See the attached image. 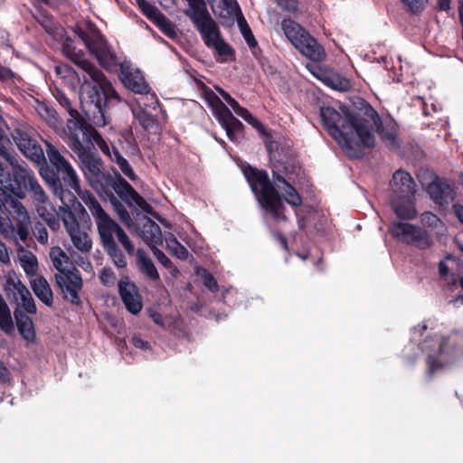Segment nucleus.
Here are the masks:
<instances>
[{
	"label": "nucleus",
	"mask_w": 463,
	"mask_h": 463,
	"mask_svg": "<svg viewBox=\"0 0 463 463\" xmlns=\"http://www.w3.org/2000/svg\"><path fill=\"white\" fill-rule=\"evenodd\" d=\"M165 246L168 251L180 260H185L188 257V250L177 241L171 232H165L163 235Z\"/></svg>",
	"instance_id": "72a5a7b5"
},
{
	"label": "nucleus",
	"mask_w": 463,
	"mask_h": 463,
	"mask_svg": "<svg viewBox=\"0 0 463 463\" xmlns=\"http://www.w3.org/2000/svg\"><path fill=\"white\" fill-rule=\"evenodd\" d=\"M153 23L168 37L176 36L175 26L163 14H157Z\"/></svg>",
	"instance_id": "ea45409f"
},
{
	"label": "nucleus",
	"mask_w": 463,
	"mask_h": 463,
	"mask_svg": "<svg viewBox=\"0 0 463 463\" xmlns=\"http://www.w3.org/2000/svg\"><path fill=\"white\" fill-rule=\"evenodd\" d=\"M244 175L250 184L260 207L269 213L275 220H285V206L283 200L292 207L300 206L302 198L293 186L295 176L283 175L273 171V184L268 175L255 168H246Z\"/></svg>",
	"instance_id": "7ed1b4c3"
},
{
	"label": "nucleus",
	"mask_w": 463,
	"mask_h": 463,
	"mask_svg": "<svg viewBox=\"0 0 463 463\" xmlns=\"http://www.w3.org/2000/svg\"><path fill=\"white\" fill-rule=\"evenodd\" d=\"M75 33L83 41L86 47L92 53L101 66L111 70L118 65L116 55L111 52L100 33L91 23L77 25Z\"/></svg>",
	"instance_id": "1a4fd4ad"
},
{
	"label": "nucleus",
	"mask_w": 463,
	"mask_h": 463,
	"mask_svg": "<svg viewBox=\"0 0 463 463\" xmlns=\"http://www.w3.org/2000/svg\"><path fill=\"white\" fill-rule=\"evenodd\" d=\"M60 175H61V179L64 182L65 185L72 189L76 193V194L80 198L81 201L85 194H90L88 191H82L80 189V179L73 167Z\"/></svg>",
	"instance_id": "c9c22d12"
},
{
	"label": "nucleus",
	"mask_w": 463,
	"mask_h": 463,
	"mask_svg": "<svg viewBox=\"0 0 463 463\" xmlns=\"http://www.w3.org/2000/svg\"><path fill=\"white\" fill-rule=\"evenodd\" d=\"M206 99L213 108L216 117L221 114L222 109H228V107L223 104L221 99L213 93V92H208L206 93Z\"/></svg>",
	"instance_id": "a18cd8bd"
},
{
	"label": "nucleus",
	"mask_w": 463,
	"mask_h": 463,
	"mask_svg": "<svg viewBox=\"0 0 463 463\" xmlns=\"http://www.w3.org/2000/svg\"><path fill=\"white\" fill-rule=\"evenodd\" d=\"M46 154L50 164L55 168L58 174H62L72 167L71 163L60 153V151L50 142L44 141Z\"/></svg>",
	"instance_id": "bb28decb"
},
{
	"label": "nucleus",
	"mask_w": 463,
	"mask_h": 463,
	"mask_svg": "<svg viewBox=\"0 0 463 463\" xmlns=\"http://www.w3.org/2000/svg\"><path fill=\"white\" fill-rule=\"evenodd\" d=\"M136 256L139 270L152 280L159 279V273L153 260L147 256L145 250L138 249Z\"/></svg>",
	"instance_id": "7c9ffc66"
},
{
	"label": "nucleus",
	"mask_w": 463,
	"mask_h": 463,
	"mask_svg": "<svg viewBox=\"0 0 463 463\" xmlns=\"http://www.w3.org/2000/svg\"><path fill=\"white\" fill-rule=\"evenodd\" d=\"M118 196L130 205H136L146 213L152 212L151 206L140 196L134 188L123 178H118L112 185Z\"/></svg>",
	"instance_id": "2eb2a0df"
},
{
	"label": "nucleus",
	"mask_w": 463,
	"mask_h": 463,
	"mask_svg": "<svg viewBox=\"0 0 463 463\" xmlns=\"http://www.w3.org/2000/svg\"><path fill=\"white\" fill-rule=\"evenodd\" d=\"M200 274L203 277L204 285L211 291H216L218 289L217 283L210 273H208L205 269H202V272Z\"/></svg>",
	"instance_id": "4d7b16f0"
},
{
	"label": "nucleus",
	"mask_w": 463,
	"mask_h": 463,
	"mask_svg": "<svg viewBox=\"0 0 463 463\" xmlns=\"http://www.w3.org/2000/svg\"><path fill=\"white\" fill-rule=\"evenodd\" d=\"M14 77L13 72L8 68L0 65V80H9Z\"/></svg>",
	"instance_id": "0e129e2a"
},
{
	"label": "nucleus",
	"mask_w": 463,
	"mask_h": 463,
	"mask_svg": "<svg viewBox=\"0 0 463 463\" xmlns=\"http://www.w3.org/2000/svg\"><path fill=\"white\" fill-rule=\"evenodd\" d=\"M14 301L17 304L16 308H19L23 312L25 311L28 314H35L37 311L34 299L28 288L24 290Z\"/></svg>",
	"instance_id": "e433bc0d"
},
{
	"label": "nucleus",
	"mask_w": 463,
	"mask_h": 463,
	"mask_svg": "<svg viewBox=\"0 0 463 463\" xmlns=\"http://www.w3.org/2000/svg\"><path fill=\"white\" fill-rule=\"evenodd\" d=\"M55 281L65 299L72 304L80 303L79 292L83 284L80 272L76 269L68 272L67 275H55Z\"/></svg>",
	"instance_id": "4468645a"
},
{
	"label": "nucleus",
	"mask_w": 463,
	"mask_h": 463,
	"mask_svg": "<svg viewBox=\"0 0 463 463\" xmlns=\"http://www.w3.org/2000/svg\"><path fill=\"white\" fill-rule=\"evenodd\" d=\"M389 231L399 241L424 250L431 246L432 241L428 232L409 222L394 221Z\"/></svg>",
	"instance_id": "f8f14e48"
},
{
	"label": "nucleus",
	"mask_w": 463,
	"mask_h": 463,
	"mask_svg": "<svg viewBox=\"0 0 463 463\" xmlns=\"http://www.w3.org/2000/svg\"><path fill=\"white\" fill-rule=\"evenodd\" d=\"M133 232L141 237L150 248L157 246L163 241V234L160 227L148 217H142L139 220L138 225L134 228Z\"/></svg>",
	"instance_id": "a211bd4d"
},
{
	"label": "nucleus",
	"mask_w": 463,
	"mask_h": 463,
	"mask_svg": "<svg viewBox=\"0 0 463 463\" xmlns=\"http://www.w3.org/2000/svg\"><path fill=\"white\" fill-rule=\"evenodd\" d=\"M33 235L40 243L46 244L48 242V232L43 225L39 224L34 227Z\"/></svg>",
	"instance_id": "5fc2aeb1"
},
{
	"label": "nucleus",
	"mask_w": 463,
	"mask_h": 463,
	"mask_svg": "<svg viewBox=\"0 0 463 463\" xmlns=\"http://www.w3.org/2000/svg\"><path fill=\"white\" fill-rule=\"evenodd\" d=\"M151 250L154 256L157 259V260L165 268H171L172 261L167 258V256L159 250L156 246H153Z\"/></svg>",
	"instance_id": "864d4df0"
},
{
	"label": "nucleus",
	"mask_w": 463,
	"mask_h": 463,
	"mask_svg": "<svg viewBox=\"0 0 463 463\" xmlns=\"http://www.w3.org/2000/svg\"><path fill=\"white\" fill-rule=\"evenodd\" d=\"M320 117L329 135L349 157H361L364 148L374 145L372 122L351 112L346 107H340L339 111L323 107Z\"/></svg>",
	"instance_id": "f03ea898"
},
{
	"label": "nucleus",
	"mask_w": 463,
	"mask_h": 463,
	"mask_svg": "<svg viewBox=\"0 0 463 463\" xmlns=\"http://www.w3.org/2000/svg\"><path fill=\"white\" fill-rule=\"evenodd\" d=\"M37 112L39 116L46 121V123L51 127H56L57 125V118L56 112L52 108L44 104H39L37 107Z\"/></svg>",
	"instance_id": "79ce46f5"
},
{
	"label": "nucleus",
	"mask_w": 463,
	"mask_h": 463,
	"mask_svg": "<svg viewBox=\"0 0 463 463\" xmlns=\"http://www.w3.org/2000/svg\"><path fill=\"white\" fill-rule=\"evenodd\" d=\"M370 116L372 118V120L374 124V126L377 128V131L381 135L383 142L390 146H394L396 145L395 139H396V131L393 128H384L382 126V123L380 122L379 118L377 117L376 112L370 109Z\"/></svg>",
	"instance_id": "473e14b6"
},
{
	"label": "nucleus",
	"mask_w": 463,
	"mask_h": 463,
	"mask_svg": "<svg viewBox=\"0 0 463 463\" xmlns=\"http://www.w3.org/2000/svg\"><path fill=\"white\" fill-rule=\"evenodd\" d=\"M233 111L241 118H243L247 123L251 125L253 128L261 130L263 128L261 123L255 118L250 112L239 105V103L232 98V99L228 103Z\"/></svg>",
	"instance_id": "4c0bfd02"
},
{
	"label": "nucleus",
	"mask_w": 463,
	"mask_h": 463,
	"mask_svg": "<svg viewBox=\"0 0 463 463\" xmlns=\"http://www.w3.org/2000/svg\"><path fill=\"white\" fill-rule=\"evenodd\" d=\"M392 196L394 197H412L415 193V184L411 176L402 170H398L393 174L391 181Z\"/></svg>",
	"instance_id": "6ab92c4d"
},
{
	"label": "nucleus",
	"mask_w": 463,
	"mask_h": 463,
	"mask_svg": "<svg viewBox=\"0 0 463 463\" xmlns=\"http://www.w3.org/2000/svg\"><path fill=\"white\" fill-rule=\"evenodd\" d=\"M118 292L128 312L137 315L141 311L143 307L141 298L136 286L127 278L119 280Z\"/></svg>",
	"instance_id": "f3484780"
},
{
	"label": "nucleus",
	"mask_w": 463,
	"mask_h": 463,
	"mask_svg": "<svg viewBox=\"0 0 463 463\" xmlns=\"http://www.w3.org/2000/svg\"><path fill=\"white\" fill-rule=\"evenodd\" d=\"M451 0H438L437 6L440 11H449L450 9Z\"/></svg>",
	"instance_id": "69168bd1"
},
{
	"label": "nucleus",
	"mask_w": 463,
	"mask_h": 463,
	"mask_svg": "<svg viewBox=\"0 0 463 463\" xmlns=\"http://www.w3.org/2000/svg\"><path fill=\"white\" fill-rule=\"evenodd\" d=\"M138 120L146 130L151 131L156 128L155 118L145 111L141 112V114L138 116Z\"/></svg>",
	"instance_id": "09e8293b"
},
{
	"label": "nucleus",
	"mask_w": 463,
	"mask_h": 463,
	"mask_svg": "<svg viewBox=\"0 0 463 463\" xmlns=\"http://www.w3.org/2000/svg\"><path fill=\"white\" fill-rule=\"evenodd\" d=\"M413 13L421 11L428 0H402Z\"/></svg>",
	"instance_id": "6e6d98bb"
},
{
	"label": "nucleus",
	"mask_w": 463,
	"mask_h": 463,
	"mask_svg": "<svg viewBox=\"0 0 463 463\" xmlns=\"http://www.w3.org/2000/svg\"><path fill=\"white\" fill-rule=\"evenodd\" d=\"M90 151L79 158L82 163V170L86 178L92 186H95V183L99 182L104 177V174L100 171L97 162L90 158Z\"/></svg>",
	"instance_id": "c756f323"
},
{
	"label": "nucleus",
	"mask_w": 463,
	"mask_h": 463,
	"mask_svg": "<svg viewBox=\"0 0 463 463\" xmlns=\"http://www.w3.org/2000/svg\"><path fill=\"white\" fill-rule=\"evenodd\" d=\"M12 137L21 153L31 161L41 164L44 161V154L33 137V129L27 127H19L12 132Z\"/></svg>",
	"instance_id": "ddd939ff"
},
{
	"label": "nucleus",
	"mask_w": 463,
	"mask_h": 463,
	"mask_svg": "<svg viewBox=\"0 0 463 463\" xmlns=\"http://www.w3.org/2000/svg\"><path fill=\"white\" fill-rule=\"evenodd\" d=\"M238 24L240 26V29H241V34L243 35L246 43H248V45L250 47V48H253L257 45V42L249 27V25L247 24L245 19L243 17H240L238 19Z\"/></svg>",
	"instance_id": "37998d69"
},
{
	"label": "nucleus",
	"mask_w": 463,
	"mask_h": 463,
	"mask_svg": "<svg viewBox=\"0 0 463 463\" xmlns=\"http://www.w3.org/2000/svg\"><path fill=\"white\" fill-rule=\"evenodd\" d=\"M82 203L93 216L99 235L105 249H114L115 236L119 232V225L105 212L100 203L91 194H85Z\"/></svg>",
	"instance_id": "9b49d317"
},
{
	"label": "nucleus",
	"mask_w": 463,
	"mask_h": 463,
	"mask_svg": "<svg viewBox=\"0 0 463 463\" xmlns=\"http://www.w3.org/2000/svg\"><path fill=\"white\" fill-rule=\"evenodd\" d=\"M132 344L135 347L139 349L146 350L150 347L148 342L142 340L138 336L132 337Z\"/></svg>",
	"instance_id": "052dcab7"
},
{
	"label": "nucleus",
	"mask_w": 463,
	"mask_h": 463,
	"mask_svg": "<svg viewBox=\"0 0 463 463\" xmlns=\"http://www.w3.org/2000/svg\"><path fill=\"white\" fill-rule=\"evenodd\" d=\"M282 30L288 41L305 56L312 61H322L325 51L308 33L290 19H284Z\"/></svg>",
	"instance_id": "9d476101"
},
{
	"label": "nucleus",
	"mask_w": 463,
	"mask_h": 463,
	"mask_svg": "<svg viewBox=\"0 0 463 463\" xmlns=\"http://www.w3.org/2000/svg\"><path fill=\"white\" fill-rule=\"evenodd\" d=\"M428 193L439 204L451 203L455 198L454 186L447 180L433 181L428 186Z\"/></svg>",
	"instance_id": "aec40b11"
},
{
	"label": "nucleus",
	"mask_w": 463,
	"mask_h": 463,
	"mask_svg": "<svg viewBox=\"0 0 463 463\" xmlns=\"http://www.w3.org/2000/svg\"><path fill=\"white\" fill-rule=\"evenodd\" d=\"M10 380L9 370L0 361V382H8Z\"/></svg>",
	"instance_id": "e2e57ef3"
},
{
	"label": "nucleus",
	"mask_w": 463,
	"mask_h": 463,
	"mask_svg": "<svg viewBox=\"0 0 463 463\" xmlns=\"http://www.w3.org/2000/svg\"><path fill=\"white\" fill-rule=\"evenodd\" d=\"M221 114L217 116V118L222 128L225 129L228 137L236 142L239 138V135L242 130L243 125L232 114L229 109H222Z\"/></svg>",
	"instance_id": "4be33fe9"
},
{
	"label": "nucleus",
	"mask_w": 463,
	"mask_h": 463,
	"mask_svg": "<svg viewBox=\"0 0 463 463\" xmlns=\"http://www.w3.org/2000/svg\"><path fill=\"white\" fill-rule=\"evenodd\" d=\"M62 52L88 76L83 78L80 90V102L87 116L95 126H105V107L112 100L119 102L120 97L103 72L88 61L80 51H77L71 40L67 39L63 43Z\"/></svg>",
	"instance_id": "f257e3e1"
},
{
	"label": "nucleus",
	"mask_w": 463,
	"mask_h": 463,
	"mask_svg": "<svg viewBox=\"0 0 463 463\" xmlns=\"http://www.w3.org/2000/svg\"><path fill=\"white\" fill-rule=\"evenodd\" d=\"M14 316L22 337L28 343H33L35 340V330L33 320L19 308L14 309Z\"/></svg>",
	"instance_id": "5701e85b"
},
{
	"label": "nucleus",
	"mask_w": 463,
	"mask_h": 463,
	"mask_svg": "<svg viewBox=\"0 0 463 463\" xmlns=\"http://www.w3.org/2000/svg\"><path fill=\"white\" fill-rule=\"evenodd\" d=\"M116 237L118 238L119 243H121V245L124 247V249L128 251V254L134 253V246L122 229L119 231Z\"/></svg>",
	"instance_id": "3c124183"
},
{
	"label": "nucleus",
	"mask_w": 463,
	"mask_h": 463,
	"mask_svg": "<svg viewBox=\"0 0 463 463\" xmlns=\"http://www.w3.org/2000/svg\"><path fill=\"white\" fill-rule=\"evenodd\" d=\"M112 257L114 264L118 268H124L127 265L125 256L117 249L116 242L114 243V249H106Z\"/></svg>",
	"instance_id": "de8ad7c7"
},
{
	"label": "nucleus",
	"mask_w": 463,
	"mask_h": 463,
	"mask_svg": "<svg viewBox=\"0 0 463 463\" xmlns=\"http://www.w3.org/2000/svg\"><path fill=\"white\" fill-rule=\"evenodd\" d=\"M137 3L138 5L139 8L141 9V11L143 12V14L148 19H150L152 22H153V20L156 19L157 14H160V12L158 11V9L156 8L155 6L151 5L147 1L137 0Z\"/></svg>",
	"instance_id": "c03bdc74"
},
{
	"label": "nucleus",
	"mask_w": 463,
	"mask_h": 463,
	"mask_svg": "<svg viewBox=\"0 0 463 463\" xmlns=\"http://www.w3.org/2000/svg\"><path fill=\"white\" fill-rule=\"evenodd\" d=\"M31 287L35 296L46 306L53 303V294L48 281L42 276L31 280Z\"/></svg>",
	"instance_id": "a878e982"
},
{
	"label": "nucleus",
	"mask_w": 463,
	"mask_h": 463,
	"mask_svg": "<svg viewBox=\"0 0 463 463\" xmlns=\"http://www.w3.org/2000/svg\"><path fill=\"white\" fill-rule=\"evenodd\" d=\"M146 96V102H144V106L145 107H149L153 109H156V107L158 106L159 102H158V99L156 96L155 93L153 92H150V89L148 88V92L147 93H145Z\"/></svg>",
	"instance_id": "13d9d810"
},
{
	"label": "nucleus",
	"mask_w": 463,
	"mask_h": 463,
	"mask_svg": "<svg viewBox=\"0 0 463 463\" xmlns=\"http://www.w3.org/2000/svg\"><path fill=\"white\" fill-rule=\"evenodd\" d=\"M0 329L6 334L14 332V322L7 305L0 308Z\"/></svg>",
	"instance_id": "a19ab883"
},
{
	"label": "nucleus",
	"mask_w": 463,
	"mask_h": 463,
	"mask_svg": "<svg viewBox=\"0 0 463 463\" xmlns=\"http://www.w3.org/2000/svg\"><path fill=\"white\" fill-rule=\"evenodd\" d=\"M279 5L288 11H296L298 6L297 0H275Z\"/></svg>",
	"instance_id": "bf43d9fd"
},
{
	"label": "nucleus",
	"mask_w": 463,
	"mask_h": 463,
	"mask_svg": "<svg viewBox=\"0 0 463 463\" xmlns=\"http://www.w3.org/2000/svg\"><path fill=\"white\" fill-rule=\"evenodd\" d=\"M0 261L5 264L10 262V258H9L7 249L5 245V243H3L1 241H0Z\"/></svg>",
	"instance_id": "680f3d73"
},
{
	"label": "nucleus",
	"mask_w": 463,
	"mask_h": 463,
	"mask_svg": "<svg viewBox=\"0 0 463 463\" xmlns=\"http://www.w3.org/2000/svg\"><path fill=\"white\" fill-rule=\"evenodd\" d=\"M11 207L13 210L12 218L14 223L6 215L4 200L0 201V233L6 239L25 241L30 233L31 219L29 213L24 204L17 200L12 201Z\"/></svg>",
	"instance_id": "6e6552de"
},
{
	"label": "nucleus",
	"mask_w": 463,
	"mask_h": 463,
	"mask_svg": "<svg viewBox=\"0 0 463 463\" xmlns=\"http://www.w3.org/2000/svg\"><path fill=\"white\" fill-rule=\"evenodd\" d=\"M66 136L69 147L80 157L85 156L96 145L109 159L115 162L120 171L129 179L135 180L136 175L128 160L102 138L99 132L86 123L75 110L70 111L67 120Z\"/></svg>",
	"instance_id": "20e7f679"
},
{
	"label": "nucleus",
	"mask_w": 463,
	"mask_h": 463,
	"mask_svg": "<svg viewBox=\"0 0 463 463\" xmlns=\"http://www.w3.org/2000/svg\"><path fill=\"white\" fill-rule=\"evenodd\" d=\"M70 69L66 66H56L55 67V72L57 75H60L61 77H66L67 74L70 72Z\"/></svg>",
	"instance_id": "338daca9"
},
{
	"label": "nucleus",
	"mask_w": 463,
	"mask_h": 463,
	"mask_svg": "<svg viewBox=\"0 0 463 463\" xmlns=\"http://www.w3.org/2000/svg\"><path fill=\"white\" fill-rule=\"evenodd\" d=\"M421 222L429 227L437 228L440 220L434 213L426 212L421 214Z\"/></svg>",
	"instance_id": "8fccbe9b"
},
{
	"label": "nucleus",
	"mask_w": 463,
	"mask_h": 463,
	"mask_svg": "<svg viewBox=\"0 0 463 463\" xmlns=\"http://www.w3.org/2000/svg\"><path fill=\"white\" fill-rule=\"evenodd\" d=\"M17 257L20 265L27 276H33L38 269V261L36 257L29 250L24 248L18 249Z\"/></svg>",
	"instance_id": "2f4dec72"
},
{
	"label": "nucleus",
	"mask_w": 463,
	"mask_h": 463,
	"mask_svg": "<svg viewBox=\"0 0 463 463\" xmlns=\"http://www.w3.org/2000/svg\"><path fill=\"white\" fill-rule=\"evenodd\" d=\"M100 280L105 286L111 287L115 284L116 277L110 269L104 268L100 274Z\"/></svg>",
	"instance_id": "603ef678"
},
{
	"label": "nucleus",
	"mask_w": 463,
	"mask_h": 463,
	"mask_svg": "<svg viewBox=\"0 0 463 463\" xmlns=\"http://www.w3.org/2000/svg\"><path fill=\"white\" fill-rule=\"evenodd\" d=\"M120 79L128 90L143 94L148 92V85L138 70L131 67L128 61L120 63Z\"/></svg>",
	"instance_id": "dca6fc26"
},
{
	"label": "nucleus",
	"mask_w": 463,
	"mask_h": 463,
	"mask_svg": "<svg viewBox=\"0 0 463 463\" xmlns=\"http://www.w3.org/2000/svg\"><path fill=\"white\" fill-rule=\"evenodd\" d=\"M455 214L458 219L463 223V206L460 204H454Z\"/></svg>",
	"instance_id": "774afa93"
},
{
	"label": "nucleus",
	"mask_w": 463,
	"mask_h": 463,
	"mask_svg": "<svg viewBox=\"0 0 463 463\" xmlns=\"http://www.w3.org/2000/svg\"><path fill=\"white\" fill-rule=\"evenodd\" d=\"M320 80L333 90L346 91L351 88L350 80L335 71H320L314 73Z\"/></svg>",
	"instance_id": "b1692460"
},
{
	"label": "nucleus",
	"mask_w": 463,
	"mask_h": 463,
	"mask_svg": "<svg viewBox=\"0 0 463 463\" xmlns=\"http://www.w3.org/2000/svg\"><path fill=\"white\" fill-rule=\"evenodd\" d=\"M208 2L214 14L220 18L231 21L241 14L235 0H208Z\"/></svg>",
	"instance_id": "412c9836"
},
{
	"label": "nucleus",
	"mask_w": 463,
	"mask_h": 463,
	"mask_svg": "<svg viewBox=\"0 0 463 463\" xmlns=\"http://www.w3.org/2000/svg\"><path fill=\"white\" fill-rule=\"evenodd\" d=\"M9 143L8 138L5 135V131L0 127V156H2L5 161L10 165V160L8 158L12 159H17L14 156L7 152L6 145Z\"/></svg>",
	"instance_id": "49530a36"
},
{
	"label": "nucleus",
	"mask_w": 463,
	"mask_h": 463,
	"mask_svg": "<svg viewBox=\"0 0 463 463\" xmlns=\"http://www.w3.org/2000/svg\"><path fill=\"white\" fill-rule=\"evenodd\" d=\"M392 206L400 218L413 219L417 214L411 197L392 198Z\"/></svg>",
	"instance_id": "c85d7f7f"
},
{
	"label": "nucleus",
	"mask_w": 463,
	"mask_h": 463,
	"mask_svg": "<svg viewBox=\"0 0 463 463\" xmlns=\"http://www.w3.org/2000/svg\"><path fill=\"white\" fill-rule=\"evenodd\" d=\"M10 160V167L12 170L13 178L9 175L4 176L11 181L12 187H6L0 184L3 188L10 191L14 194L23 197L24 193L21 190L23 186L30 194L33 204L38 215L46 222L52 230H56L60 227L58 222V211L52 204L47 194L44 192L42 185L39 184L34 173L29 169L25 165L19 163L18 159Z\"/></svg>",
	"instance_id": "39448f33"
},
{
	"label": "nucleus",
	"mask_w": 463,
	"mask_h": 463,
	"mask_svg": "<svg viewBox=\"0 0 463 463\" xmlns=\"http://www.w3.org/2000/svg\"><path fill=\"white\" fill-rule=\"evenodd\" d=\"M42 177L49 184L52 190V194L58 197L62 205L58 210V221L61 219L63 222L65 230L71 238L73 246L82 253L89 252L92 248L91 239L87 232L80 229L78 221L71 213L70 203H72L71 208L74 211H81L85 213V209L80 203H75V196L68 197L65 195L61 180L55 175H50L47 172H40Z\"/></svg>",
	"instance_id": "423d86ee"
},
{
	"label": "nucleus",
	"mask_w": 463,
	"mask_h": 463,
	"mask_svg": "<svg viewBox=\"0 0 463 463\" xmlns=\"http://www.w3.org/2000/svg\"><path fill=\"white\" fill-rule=\"evenodd\" d=\"M46 154L50 164L55 168L58 174H62L72 167L71 163L60 153V151L50 142L44 141Z\"/></svg>",
	"instance_id": "cd10ccee"
},
{
	"label": "nucleus",
	"mask_w": 463,
	"mask_h": 463,
	"mask_svg": "<svg viewBox=\"0 0 463 463\" xmlns=\"http://www.w3.org/2000/svg\"><path fill=\"white\" fill-rule=\"evenodd\" d=\"M421 349L427 354L428 373L432 374L455 363L458 354L455 343L442 335L435 334L430 338L424 340Z\"/></svg>",
	"instance_id": "0eeeda50"
},
{
	"label": "nucleus",
	"mask_w": 463,
	"mask_h": 463,
	"mask_svg": "<svg viewBox=\"0 0 463 463\" xmlns=\"http://www.w3.org/2000/svg\"><path fill=\"white\" fill-rule=\"evenodd\" d=\"M110 202L118 216L120 221L129 229L134 230L136 227L134 222L128 213V212L124 208V206L118 202V200L111 195Z\"/></svg>",
	"instance_id": "58836bf2"
},
{
	"label": "nucleus",
	"mask_w": 463,
	"mask_h": 463,
	"mask_svg": "<svg viewBox=\"0 0 463 463\" xmlns=\"http://www.w3.org/2000/svg\"><path fill=\"white\" fill-rule=\"evenodd\" d=\"M26 288L14 272L9 271L5 275V289L14 300Z\"/></svg>",
	"instance_id": "f704fd0d"
},
{
	"label": "nucleus",
	"mask_w": 463,
	"mask_h": 463,
	"mask_svg": "<svg viewBox=\"0 0 463 463\" xmlns=\"http://www.w3.org/2000/svg\"><path fill=\"white\" fill-rule=\"evenodd\" d=\"M50 259L53 267L60 272L59 275H67L75 269L65 251L60 247H53L50 250Z\"/></svg>",
	"instance_id": "393cba45"
}]
</instances>
